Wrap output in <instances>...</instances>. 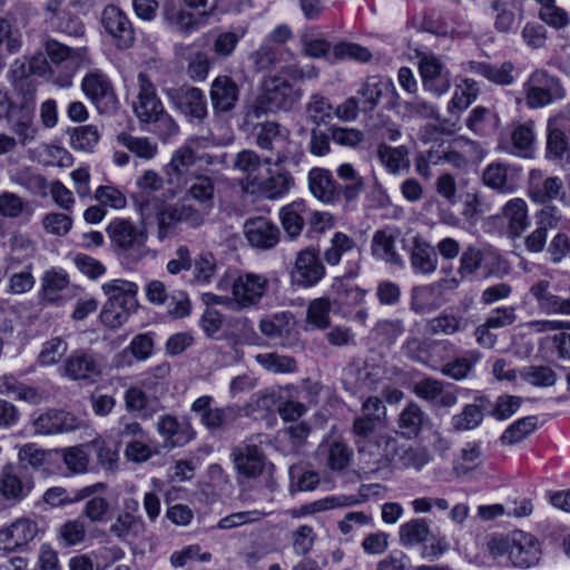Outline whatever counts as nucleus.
I'll return each mask as SVG.
<instances>
[{
  "instance_id": "f257e3e1",
  "label": "nucleus",
  "mask_w": 570,
  "mask_h": 570,
  "mask_svg": "<svg viewBox=\"0 0 570 570\" xmlns=\"http://www.w3.org/2000/svg\"><path fill=\"white\" fill-rule=\"evenodd\" d=\"M142 220H148L151 216L157 219V236L159 240L173 237L179 225H186L189 228H198L206 219L207 214L193 205L185 203L165 204L156 197H148L139 204Z\"/></svg>"
},
{
  "instance_id": "f03ea898",
  "label": "nucleus",
  "mask_w": 570,
  "mask_h": 570,
  "mask_svg": "<svg viewBox=\"0 0 570 570\" xmlns=\"http://www.w3.org/2000/svg\"><path fill=\"white\" fill-rule=\"evenodd\" d=\"M101 289L107 296V302L101 309L100 320L106 326L118 328L138 308V286L129 281L112 279L104 284Z\"/></svg>"
},
{
  "instance_id": "7ed1b4c3",
  "label": "nucleus",
  "mask_w": 570,
  "mask_h": 570,
  "mask_svg": "<svg viewBox=\"0 0 570 570\" xmlns=\"http://www.w3.org/2000/svg\"><path fill=\"white\" fill-rule=\"evenodd\" d=\"M489 550L493 557H505L512 566L522 569L537 566L541 559L539 540L521 530L513 531L508 537L492 539Z\"/></svg>"
},
{
  "instance_id": "20e7f679",
  "label": "nucleus",
  "mask_w": 570,
  "mask_h": 570,
  "mask_svg": "<svg viewBox=\"0 0 570 570\" xmlns=\"http://www.w3.org/2000/svg\"><path fill=\"white\" fill-rule=\"evenodd\" d=\"M481 269L484 278L502 277L509 274L510 266L499 250L492 246L469 245L461 254L458 274L461 279H468L475 276Z\"/></svg>"
},
{
  "instance_id": "39448f33",
  "label": "nucleus",
  "mask_w": 570,
  "mask_h": 570,
  "mask_svg": "<svg viewBox=\"0 0 570 570\" xmlns=\"http://www.w3.org/2000/svg\"><path fill=\"white\" fill-rule=\"evenodd\" d=\"M301 97L299 88H295L282 76H273L264 81L262 92L252 106L250 114L259 118L267 112L288 111Z\"/></svg>"
},
{
  "instance_id": "423d86ee",
  "label": "nucleus",
  "mask_w": 570,
  "mask_h": 570,
  "mask_svg": "<svg viewBox=\"0 0 570 570\" xmlns=\"http://www.w3.org/2000/svg\"><path fill=\"white\" fill-rule=\"evenodd\" d=\"M112 247L124 255L140 259L146 249L148 233L145 227L136 226L130 219L115 218L106 227Z\"/></svg>"
},
{
  "instance_id": "0eeeda50",
  "label": "nucleus",
  "mask_w": 570,
  "mask_h": 570,
  "mask_svg": "<svg viewBox=\"0 0 570 570\" xmlns=\"http://www.w3.org/2000/svg\"><path fill=\"white\" fill-rule=\"evenodd\" d=\"M523 88L527 104L531 108H542L566 96L560 79L542 69L533 71Z\"/></svg>"
},
{
  "instance_id": "6e6552de",
  "label": "nucleus",
  "mask_w": 570,
  "mask_h": 570,
  "mask_svg": "<svg viewBox=\"0 0 570 570\" xmlns=\"http://www.w3.org/2000/svg\"><path fill=\"white\" fill-rule=\"evenodd\" d=\"M230 458L238 478L257 479L264 473L271 474L274 465L267 461L263 450L250 443H240L232 449Z\"/></svg>"
},
{
  "instance_id": "1a4fd4ad",
  "label": "nucleus",
  "mask_w": 570,
  "mask_h": 570,
  "mask_svg": "<svg viewBox=\"0 0 570 570\" xmlns=\"http://www.w3.org/2000/svg\"><path fill=\"white\" fill-rule=\"evenodd\" d=\"M269 288L266 276L255 273H242L232 283L233 303L236 311L258 306Z\"/></svg>"
},
{
  "instance_id": "9d476101",
  "label": "nucleus",
  "mask_w": 570,
  "mask_h": 570,
  "mask_svg": "<svg viewBox=\"0 0 570 570\" xmlns=\"http://www.w3.org/2000/svg\"><path fill=\"white\" fill-rule=\"evenodd\" d=\"M166 94L174 108L190 122L200 124L207 118V99L202 89L183 86L168 89Z\"/></svg>"
},
{
  "instance_id": "9b49d317",
  "label": "nucleus",
  "mask_w": 570,
  "mask_h": 570,
  "mask_svg": "<svg viewBox=\"0 0 570 570\" xmlns=\"http://www.w3.org/2000/svg\"><path fill=\"white\" fill-rule=\"evenodd\" d=\"M100 22L117 49L126 50L134 46L136 40L134 26L127 13L115 4L105 7Z\"/></svg>"
},
{
  "instance_id": "f8f14e48",
  "label": "nucleus",
  "mask_w": 570,
  "mask_h": 570,
  "mask_svg": "<svg viewBox=\"0 0 570 570\" xmlns=\"http://www.w3.org/2000/svg\"><path fill=\"white\" fill-rule=\"evenodd\" d=\"M156 430L166 449L181 448L196 439V431L188 415L178 417L173 414L160 415Z\"/></svg>"
},
{
  "instance_id": "ddd939ff",
  "label": "nucleus",
  "mask_w": 570,
  "mask_h": 570,
  "mask_svg": "<svg viewBox=\"0 0 570 570\" xmlns=\"http://www.w3.org/2000/svg\"><path fill=\"white\" fill-rule=\"evenodd\" d=\"M325 276V266L318 252L312 247L299 250L291 271L292 284L309 288L317 285Z\"/></svg>"
},
{
  "instance_id": "4468645a",
  "label": "nucleus",
  "mask_w": 570,
  "mask_h": 570,
  "mask_svg": "<svg viewBox=\"0 0 570 570\" xmlns=\"http://www.w3.org/2000/svg\"><path fill=\"white\" fill-rule=\"evenodd\" d=\"M419 71L424 90L440 97L451 87V72L434 53L419 56Z\"/></svg>"
},
{
  "instance_id": "2eb2a0df",
  "label": "nucleus",
  "mask_w": 570,
  "mask_h": 570,
  "mask_svg": "<svg viewBox=\"0 0 570 570\" xmlns=\"http://www.w3.org/2000/svg\"><path fill=\"white\" fill-rule=\"evenodd\" d=\"M81 89L100 112L116 108L117 98L112 83L99 69H94L83 77Z\"/></svg>"
},
{
  "instance_id": "dca6fc26",
  "label": "nucleus",
  "mask_w": 570,
  "mask_h": 570,
  "mask_svg": "<svg viewBox=\"0 0 570 570\" xmlns=\"http://www.w3.org/2000/svg\"><path fill=\"white\" fill-rule=\"evenodd\" d=\"M32 425L37 434L52 435L80 429L82 426V420L70 412L49 409L35 415Z\"/></svg>"
},
{
  "instance_id": "f3484780",
  "label": "nucleus",
  "mask_w": 570,
  "mask_h": 570,
  "mask_svg": "<svg viewBox=\"0 0 570 570\" xmlns=\"http://www.w3.org/2000/svg\"><path fill=\"white\" fill-rule=\"evenodd\" d=\"M240 89L236 81L226 75L217 76L210 83L209 98L215 116L233 111L239 100Z\"/></svg>"
},
{
  "instance_id": "a211bd4d",
  "label": "nucleus",
  "mask_w": 570,
  "mask_h": 570,
  "mask_svg": "<svg viewBox=\"0 0 570 570\" xmlns=\"http://www.w3.org/2000/svg\"><path fill=\"white\" fill-rule=\"evenodd\" d=\"M62 373L73 381L92 383L101 375V364L94 354L76 350L65 360Z\"/></svg>"
},
{
  "instance_id": "6ab92c4d",
  "label": "nucleus",
  "mask_w": 570,
  "mask_h": 570,
  "mask_svg": "<svg viewBox=\"0 0 570 570\" xmlns=\"http://www.w3.org/2000/svg\"><path fill=\"white\" fill-rule=\"evenodd\" d=\"M134 112L140 122H150L165 110L156 88L146 73L138 75V94L132 104Z\"/></svg>"
},
{
  "instance_id": "aec40b11",
  "label": "nucleus",
  "mask_w": 570,
  "mask_h": 570,
  "mask_svg": "<svg viewBox=\"0 0 570 570\" xmlns=\"http://www.w3.org/2000/svg\"><path fill=\"white\" fill-rule=\"evenodd\" d=\"M244 234L252 247L263 250L275 247L281 238L279 228L264 217L248 219L244 224Z\"/></svg>"
},
{
  "instance_id": "412c9836",
  "label": "nucleus",
  "mask_w": 570,
  "mask_h": 570,
  "mask_svg": "<svg viewBox=\"0 0 570 570\" xmlns=\"http://www.w3.org/2000/svg\"><path fill=\"white\" fill-rule=\"evenodd\" d=\"M563 193V183L557 177H547L541 170L532 169L529 174L528 195L539 205L557 199Z\"/></svg>"
},
{
  "instance_id": "4be33fe9",
  "label": "nucleus",
  "mask_w": 570,
  "mask_h": 570,
  "mask_svg": "<svg viewBox=\"0 0 570 570\" xmlns=\"http://www.w3.org/2000/svg\"><path fill=\"white\" fill-rule=\"evenodd\" d=\"M38 524L28 518H21L0 530V550H17L26 547L38 534Z\"/></svg>"
},
{
  "instance_id": "5701e85b",
  "label": "nucleus",
  "mask_w": 570,
  "mask_h": 570,
  "mask_svg": "<svg viewBox=\"0 0 570 570\" xmlns=\"http://www.w3.org/2000/svg\"><path fill=\"white\" fill-rule=\"evenodd\" d=\"M33 487L30 478L21 474L20 470L11 464L2 468L0 472V495L9 501L20 502Z\"/></svg>"
},
{
  "instance_id": "b1692460",
  "label": "nucleus",
  "mask_w": 570,
  "mask_h": 570,
  "mask_svg": "<svg viewBox=\"0 0 570 570\" xmlns=\"http://www.w3.org/2000/svg\"><path fill=\"white\" fill-rule=\"evenodd\" d=\"M568 121L563 116H556L548 121L547 158L550 160H560L567 156V163L570 164V150L564 134Z\"/></svg>"
},
{
  "instance_id": "393cba45",
  "label": "nucleus",
  "mask_w": 570,
  "mask_h": 570,
  "mask_svg": "<svg viewBox=\"0 0 570 570\" xmlns=\"http://www.w3.org/2000/svg\"><path fill=\"white\" fill-rule=\"evenodd\" d=\"M530 294L537 301L538 308L548 315L562 314L570 315V297L562 298L550 292V282L542 279L534 283Z\"/></svg>"
},
{
  "instance_id": "a878e982",
  "label": "nucleus",
  "mask_w": 570,
  "mask_h": 570,
  "mask_svg": "<svg viewBox=\"0 0 570 570\" xmlns=\"http://www.w3.org/2000/svg\"><path fill=\"white\" fill-rule=\"evenodd\" d=\"M490 399L484 395L475 396L473 402L463 406L459 414L451 419V425L456 432L470 431L478 428L488 411Z\"/></svg>"
},
{
  "instance_id": "bb28decb",
  "label": "nucleus",
  "mask_w": 570,
  "mask_h": 570,
  "mask_svg": "<svg viewBox=\"0 0 570 570\" xmlns=\"http://www.w3.org/2000/svg\"><path fill=\"white\" fill-rule=\"evenodd\" d=\"M308 187L318 200L325 204L338 203L337 181L328 169L312 168L308 173Z\"/></svg>"
},
{
  "instance_id": "cd10ccee",
  "label": "nucleus",
  "mask_w": 570,
  "mask_h": 570,
  "mask_svg": "<svg viewBox=\"0 0 570 570\" xmlns=\"http://www.w3.org/2000/svg\"><path fill=\"white\" fill-rule=\"evenodd\" d=\"M387 90H394V85L390 79L380 76L367 77L357 90V96L361 97V100H358L361 110L366 114L372 112Z\"/></svg>"
},
{
  "instance_id": "c85d7f7f",
  "label": "nucleus",
  "mask_w": 570,
  "mask_h": 570,
  "mask_svg": "<svg viewBox=\"0 0 570 570\" xmlns=\"http://www.w3.org/2000/svg\"><path fill=\"white\" fill-rule=\"evenodd\" d=\"M294 185V178L285 169H268L265 179L257 180L254 185L257 191L267 199H278L286 195Z\"/></svg>"
},
{
  "instance_id": "c756f323",
  "label": "nucleus",
  "mask_w": 570,
  "mask_h": 570,
  "mask_svg": "<svg viewBox=\"0 0 570 570\" xmlns=\"http://www.w3.org/2000/svg\"><path fill=\"white\" fill-rule=\"evenodd\" d=\"M336 175L342 181L337 183L338 203L342 199L347 204L355 202L365 189L363 177L347 163L338 166Z\"/></svg>"
},
{
  "instance_id": "7c9ffc66",
  "label": "nucleus",
  "mask_w": 570,
  "mask_h": 570,
  "mask_svg": "<svg viewBox=\"0 0 570 570\" xmlns=\"http://www.w3.org/2000/svg\"><path fill=\"white\" fill-rule=\"evenodd\" d=\"M106 489L105 483H96L92 485L85 487L82 489L76 490L73 495L71 497L65 488L53 487L49 488L42 495V502L48 504L50 508H59L67 504H72L85 500L91 495H94L98 491H102Z\"/></svg>"
},
{
  "instance_id": "2f4dec72",
  "label": "nucleus",
  "mask_w": 570,
  "mask_h": 570,
  "mask_svg": "<svg viewBox=\"0 0 570 570\" xmlns=\"http://www.w3.org/2000/svg\"><path fill=\"white\" fill-rule=\"evenodd\" d=\"M163 17L166 23L175 31L184 35H190L204 24L206 13L195 16L181 8L167 4L164 8Z\"/></svg>"
},
{
  "instance_id": "473e14b6",
  "label": "nucleus",
  "mask_w": 570,
  "mask_h": 570,
  "mask_svg": "<svg viewBox=\"0 0 570 570\" xmlns=\"http://www.w3.org/2000/svg\"><path fill=\"white\" fill-rule=\"evenodd\" d=\"M9 129L14 135L16 140L22 147L36 141L38 127L35 124V112L32 111H12L6 117Z\"/></svg>"
},
{
  "instance_id": "72a5a7b5",
  "label": "nucleus",
  "mask_w": 570,
  "mask_h": 570,
  "mask_svg": "<svg viewBox=\"0 0 570 570\" xmlns=\"http://www.w3.org/2000/svg\"><path fill=\"white\" fill-rule=\"evenodd\" d=\"M517 169L502 163L489 164L482 173V181L499 193H511L514 188L513 173Z\"/></svg>"
},
{
  "instance_id": "f704fd0d",
  "label": "nucleus",
  "mask_w": 570,
  "mask_h": 570,
  "mask_svg": "<svg viewBox=\"0 0 570 570\" xmlns=\"http://www.w3.org/2000/svg\"><path fill=\"white\" fill-rule=\"evenodd\" d=\"M429 422L430 419L421 406L410 402L399 414L397 426L402 436L412 439L417 436Z\"/></svg>"
},
{
  "instance_id": "c9c22d12",
  "label": "nucleus",
  "mask_w": 570,
  "mask_h": 570,
  "mask_svg": "<svg viewBox=\"0 0 570 570\" xmlns=\"http://www.w3.org/2000/svg\"><path fill=\"white\" fill-rule=\"evenodd\" d=\"M508 224V233L512 238L520 237L529 226L528 206L521 198L510 199L501 210Z\"/></svg>"
},
{
  "instance_id": "e433bc0d",
  "label": "nucleus",
  "mask_w": 570,
  "mask_h": 570,
  "mask_svg": "<svg viewBox=\"0 0 570 570\" xmlns=\"http://www.w3.org/2000/svg\"><path fill=\"white\" fill-rule=\"evenodd\" d=\"M223 336L233 345L258 344L261 340L252 321L247 317L227 320Z\"/></svg>"
},
{
  "instance_id": "4c0bfd02",
  "label": "nucleus",
  "mask_w": 570,
  "mask_h": 570,
  "mask_svg": "<svg viewBox=\"0 0 570 570\" xmlns=\"http://www.w3.org/2000/svg\"><path fill=\"white\" fill-rule=\"evenodd\" d=\"M307 213V207L303 200H295L285 205L279 210V219L286 235L291 239L297 238L305 225L304 215Z\"/></svg>"
},
{
  "instance_id": "58836bf2",
  "label": "nucleus",
  "mask_w": 570,
  "mask_h": 570,
  "mask_svg": "<svg viewBox=\"0 0 570 570\" xmlns=\"http://www.w3.org/2000/svg\"><path fill=\"white\" fill-rule=\"evenodd\" d=\"M469 325V318L462 315L441 313L426 322L425 330L429 335L451 336L465 331Z\"/></svg>"
},
{
  "instance_id": "ea45409f",
  "label": "nucleus",
  "mask_w": 570,
  "mask_h": 570,
  "mask_svg": "<svg viewBox=\"0 0 570 570\" xmlns=\"http://www.w3.org/2000/svg\"><path fill=\"white\" fill-rule=\"evenodd\" d=\"M469 70L471 72H474L476 75H480L484 78H487L489 81L500 85V86H508L513 83L514 77H513V70L514 66L510 61H504L500 66L487 63V62H476V61H470L469 62Z\"/></svg>"
},
{
  "instance_id": "a19ab883",
  "label": "nucleus",
  "mask_w": 570,
  "mask_h": 570,
  "mask_svg": "<svg viewBox=\"0 0 570 570\" xmlns=\"http://www.w3.org/2000/svg\"><path fill=\"white\" fill-rule=\"evenodd\" d=\"M438 257L433 247L423 238L416 236L413 239L411 252V266L416 274H431L436 268Z\"/></svg>"
},
{
  "instance_id": "79ce46f5",
  "label": "nucleus",
  "mask_w": 570,
  "mask_h": 570,
  "mask_svg": "<svg viewBox=\"0 0 570 570\" xmlns=\"http://www.w3.org/2000/svg\"><path fill=\"white\" fill-rule=\"evenodd\" d=\"M242 409L237 405L213 407L203 425L212 433L229 429L240 417Z\"/></svg>"
},
{
  "instance_id": "37998d69",
  "label": "nucleus",
  "mask_w": 570,
  "mask_h": 570,
  "mask_svg": "<svg viewBox=\"0 0 570 570\" xmlns=\"http://www.w3.org/2000/svg\"><path fill=\"white\" fill-rule=\"evenodd\" d=\"M124 401L128 412L138 413L144 420L150 419L158 410L146 392L138 386L126 390Z\"/></svg>"
},
{
  "instance_id": "c03bdc74",
  "label": "nucleus",
  "mask_w": 570,
  "mask_h": 570,
  "mask_svg": "<svg viewBox=\"0 0 570 570\" xmlns=\"http://www.w3.org/2000/svg\"><path fill=\"white\" fill-rule=\"evenodd\" d=\"M399 535L402 546L413 547L426 543L431 535V529L425 519H412L400 527Z\"/></svg>"
},
{
  "instance_id": "a18cd8bd",
  "label": "nucleus",
  "mask_w": 570,
  "mask_h": 570,
  "mask_svg": "<svg viewBox=\"0 0 570 570\" xmlns=\"http://www.w3.org/2000/svg\"><path fill=\"white\" fill-rule=\"evenodd\" d=\"M294 554L305 558L315 546L317 534L314 527L309 524H299L287 534Z\"/></svg>"
},
{
  "instance_id": "49530a36",
  "label": "nucleus",
  "mask_w": 570,
  "mask_h": 570,
  "mask_svg": "<svg viewBox=\"0 0 570 570\" xmlns=\"http://www.w3.org/2000/svg\"><path fill=\"white\" fill-rule=\"evenodd\" d=\"M372 253L386 263L402 264V258L395 249V237L387 230L380 229L375 232L372 239Z\"/></svg>"
},
{
  "instance_id": "de8ad7c7",
  "label": "nucleus",
  "mask_w": 570,
  "mask_h": 570,
  "mask_svg": "<svg viewBox=\"0 0 570 570\" xmlns=\"http://www.w3.org/2000/svg\"><path fill=\"white\" fill-rule=\"evenodd\" d=\"M117 141L140 159L150 160L158 153L157 144L148 137H136L128 132H120L117 136Z\"/></svg>"
},
{
  "instance_id": "09e8293b",
  "label": "nucleus",
  "mask_w": 570,
  "mask_h": 570,
  "mask_svg": "<svg viewBox=\"0 0 570 570\" xmlns=\"http://www.w3.org/2000/svg\"><path fill=\"white\" fill-rule=\"evenodd\" d=\"M13 73L19 75L14 81V89L21 98L20 110L35 112L37 86L26 73L24 63H21L19 69H14Z\"/></svg>"
},
{
  "instance_id": "8fccbe9b",
  "label": "nucleus",
  "mask_w": 570,
  "mask_h": 570,
  "mask_svg": "<svg viewBox=\"0 0 570 570\" xmlns=\"http://www.w3.org/2000/svg\"><path fill=\"white\" fill-rule=\"evenodd\" d=\"M318 452L326 454L327 466L335 472L345 470L348 466L353 455L348 446L342 441H333L328 444H321Z\"/></svg>"
},
{
  "instance_id": "3c124183",
  "label": "nucleus",
  "mask_w": 570,
  "mask_h": 570,
  "mask_svg": "<svg viewBox=\"0 0 570 570\" xmlns=\"http://www.w3.org/2000/svg\"><path fill=\"white\" fill-rule=\"evenodd\" d=\"M145 530L146 527L141 517L130 512L120 513L110 527V532L121 540L128 537H140L145 533Z\"/></svg>"
},
{
  "instance_id": "603ef678",
  "label": "nucleus",
  "mask_w": 570,
  "mask_h": 570,
  "mask_svg": "<svg viewBox=\"0 0 570 570\" xmlns=\"http://www.w3.org/2000/svg\"><path fill=\"white\" fill-rule=\"evenodd\" d=\"M264 164L269 165L271 159L266 158ZM263 160L261 157L250 149L239 151L234 159V168L246 175L247 183L254 186L258 180L256 173L261 169Z\"/></svg>"
},
{
  "instance_id": "864d4df0",
  "label": "nucleus",
  "mask_w": 570,
  "mask_h": 570,
  "mask_svg": "<svg viewBox=\"0 0 570 570\" xmlns=\"http://www.w3.org/2000/svg\"><path fill=\"white\" fill-rule=\"evenodd\" d=\"M33 209L29 202L11 191L0 194V215L7 218L31 217Z\"/></svg>"
},
{
  "instance_id": "5fc2aeb1",
  "label": "nucleus",
  "mask_w": 570,
  "mask_h": 570,
  "mask_svg": "<svg viewBox=\"0 0 570 570\" xmlns=\"http://www.w3.org/2000/svg\"><path fill=\"white\" fill-rule=\"evenodd\" d=\"M478 94V83L473 79H464L456 87L455 92L449 102V112L455 114L466 109L476 99Z\"/></svg>"
},
{
  "instance_id": "6e6d98bb",
  "label": "nucleus",
  "mask_w": 570,
  "mask_h": 570,
  "mask_svg": "<svg viewBox=\"0 0 570 570\" xmlns=\"http://www.w3.org/2000/svg\"><path fill=\"white\" fill-rule=\"evenodd\" d=\"M100 139V132L95 125H83L70 131V145L75 150L91 153Z\"/></svg>"
},
{
  "instance_id": "4d7b16f0",
  "label": "nucleus",
  "mask_w": 570,
  "mask_h": 570,
  "mask_svg": "<svg viewBox=\"0 0 570 570\" xmlns=\"http://www.w3.org/2000/svg\"><path fill=\"white\" fill-rule=\"evenodd\" d=\"M441 306L432 286H419L412 289L410 307L416 314H426Z\"/></svg>"
},
{
  "instance_id": "13d9d810",
  "label": "nucleus",
  "mask_w": 570,
  "mask_h": 570,
  "mask_svg": "<svg viewBox=\"0 0 570 570\" xmlns=\"http://www.w3.org/2000/svg\"><path fill=\"white\" fill-rule=\"evenodd\" d=\"M110 435L118 443H128L136 439H145L146 432L141 424L126 415L121 416L117 424L110 430Z\"/></svg>"
},
{
  "instance_id": "bf43d9fd",
  "label": "nucleus",
  "mask_w": 570,
  "mask_h": 570,
  "mask_svg": "<svg viewBox=\"0 0 570 570\" xmlns=\"http://www.w3.org/2000/svg\"><path fill=\"white\" fill-rule=\"evenodd\" d=\"M12 181L23 187L31 194L46 195L47 179L30 167L19 169L12 177Z\"/></svg>"
},
{
  "instance_id": "052dcab7",
  "label": "nucleus",
  "mask_w": 570,
  "mask_h": 570,
  "mask_svg": "<svg viewBox=\"0 0 570 570\" xmlns=\"http://www.w3.org/2000/svg\"><path fill=\"white\" fill-rule=\"evenodd\" d=\"M520 377L533 386L549 387L557 381L556 372L544 365H530L520 371Z\"/></svg>"
},
{
  "instance_id": "680f3d73",
  "label": "nucleus",
  "mask_w": 570,
  "mask_h": 570,
  "mask_svg": "<svg viewBox=\"0 0 570 570\" xmlns=\"http://www.w3.org/2000/svg\"><path fill=\"white\" fill-rule=\"evenodd\" d=\"M333 57L335 60H354L366 63L372 60V52L358 43L342 41L333 47Z\"/></svg>"
},
{
  "instance_id": "e2e57ef3",
  "label": "nucleus",
  "mask_w": 570,
  "mask_h": 570,
  "mask_svg": "<svg viewBox=\"0 0 570 570\" xmlns=\"http://www.w3.org/2000/svg\"><path fill=\"white\" fill-rule=\"evenodd\" d=\"M277 394L272 390H263L254 393L246 404V413L252 416H263L272 412L276 406Z\"/></svg>"
},
{
  "instance_id": "0e129e2a",
  "label": "nucleus",
  "mask_w": 570,
  "mask_h": 570,
  "mask_svg": "<svg viewBox=\"0 0 570 570\" xmlns=\"http://www.w3.org/2000/svg\"><path fill=\"white\" fill-rule=\"evenodd\" d=\"M535 416H527L519 419L503 432L500 440L503 444L507 445L515 444L523 440L527 435L532 433L535 430Z\"/></svg>"
},
{
  "instance_id": "69168bd1",
  "label": "nucleus",
  "mask_w": 570,
  "mask_h": 570,
  "mask_svg": "<svg viewBox=\"0 0 570 570\" xmlns=\"http://www.w3.org/2000/svg\"><path fill=\"white\" fill-rule=\"evenodd\" d=\"M68 351V343L61 337H52L45 342L38 355L41 366H51L60 362Z\"/></svg>"
},
{
  "instance_id": "338daca9",
  "label": "nucleus",
  "mask_w": 570,
  "mask_h": 570,
  "mask_svg": "<svg viewBox=\"0 0 570 570\" xmlns=\"http://www.w3.org/2000/svg\"><path fill=\"white\" fill-rule=\"evenodd\" d=\"M196 163V156L190 147L184 146L176 150L168 165L169 183H174L173 175L177 178L185 175Z\"/></svg>"
},
{
  "instance_id": "774afa93",
  "label": "nucleus",
  "mask_w": 570,
  "mask_h": 570,
  "mask_svg": "<svg viewBox=\"0 0 570 570\" xmlns=\"http://www.w3.org/2000/svg\"><path fill=\"white\" fill-rule=\"evenodd\" d=\"M165 306L167 315L173 320L185 318L191 313V302L189 296L181 289L170 292Z\"/></svg>"
}]
</instances>
